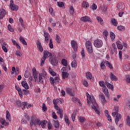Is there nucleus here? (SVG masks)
Listing matches in <instances>:
<instances>
[{"label":"nucleus","mask_w":130,"mask_h":130,"mask_svg":"<svg viewBox=\"0 0 130 130\" xmlns=\"http://www.w3.org/2000/svg\"><path fill=\"white\" fill-rule=\"evenodd\" d=\"M70 13L71 15H73V14H74V7H73V6H71L70 8Z\"/></svg>","instance_id":"obj_54"},{"label":"nucleus","mask_w":130,"mask_h":130,"mask_svg":"<svg viewBox=\"0 0 130 130\" xmlns=\"http://www.w3.org/2000/svg\"><path fill=\"white\" fill-rule=\"evenodd\" d=\"M21 85L22 87H23L25 90H28L29 89V85H28V83H27V81L23 80L21 82Z\"/></svg>","instance_id":"obj_15"},{"label":"nucleus","mask_w":130,"mask_h":130,"mask_svg":"<svg viewBox=\"0 0 130 130\" xmlns=\"http://www.w3.org/2000/svg\"><path fill=\"white\" fill-rule=\"evenodd\" d=\"M103 35L105 36V38H107V36H108V31L107 30H105L103 32Z\"/></svg>","instance_id":"obj_55"},{"label":"nucleus","mask_w":130,"mask_h":130,"mask_svg":"<svg viewBox=\"0 0 130 130\" xmlns=\"http://www.w3.org/2000/svg\"><path fill=\"white\" fill-rule=\"evenodd\" d=\"M82 7L85 9H87V8H89V4L87 2L84 1L82 4Z\"/></svg>","instance_id":"obj_27"},{"label":"nucleus","mask_w":130,"mask_h":130,"mask_svg":"<svg viewBox=\"0 0 130 130\" xmlns=\"http://www.w3.org/2000/svg\"><path fill=\"white\" fill-rule=\"evenodd\" d=\"M37 47L39 48L40 51L42 52L43 51V48L42 47V45H41V43L39 42L37 44Z\"/></svg>","instance_id":"obj_31"},{"label":"nucleus","mask_w":130,"mask_h":130,"mask_svg":"<svg viewBox=\"0 0 130 130\" xmlns=\"http://www.w3.org/2000/svg\"><path fill=\"white\" fill-rule=\"evenodd\" d=\"M58 111H57L56 113L57 114H59L60 115V118H61V119H62V117L63 116V111L61 109H59L58 110Z\"/></svg>","instance_id":"obj_26"},{"label":"nucleus","mask_w":130,"mask_h":130,"mask_svg":"<svg viewBox=\"0 0 130 130\" xmlns=\"http://www.w3.org/2000/svg\"><path fill=\"white\" fill-rule=\"evenodd\" d=\"M19 40L20 41H21V42H22L23 44H24V45H27V42L25 40V39L23 38V37H20Z\"/></svg>","instance_id":"obj_29"},{"label":"nucleus","mask_w":130,"mask_h":130,"mask_svg":"<svg viewBox=\"0 0 130 130\" xmlns=\"http://www.w3.org/2000/svg\"><path fill=\"white\" fill-rule=\"evenodd\" d=\"M10 8L11 9L12 11H18V6L15 4H14V1H10Z\"/></svg>","instance_id":"obj_7"},{"label":"nucleus","mask_w":130,"mask_h":130,"mask_svg":"<svg viewBox=\"0 0 130 130\" xmlns=\"http://www.w3.org/2000/svg\"><path fill=\"white\" fill-rule=\"evenodd\" d=\"M59 102V100L57 99V100H54L53 101V103L54 105V108L56 109V110H58V106H57V103Z\"/></svg>","instance_id":"obj_17"},{"label":"nucleus","mask_w":130,"mask_h":130,"mask_svg":"<svg viewBox=\"0 0 130 130\" xmlns=\"http://www.w3.org/2000/svg\"><path fill=\"white\" fill-rule=\"evenodd\" d=\"M87 102L88 105H90L91 108L92 109H94L95 112H96V114H98V115H100V111L97 109L98 108V105L96 103V101H95V98L92 97L91 98V96L89 93H87Z\"/></svg>","instance_id":"obj_1"},{"label":"nucleus","mask_w":130,"mask_h":130,"mask_svg":"<svg viewBox=\"0 0 130 130\" xmlns=\"http://www.w3.org/2000/svg\"><path fill=\"white\" fill-rule=\"evenodd\" d=\"M44 37H45V42H46V43H48L49 42V37H50V36L49 35V34L47 32H44Z\"/></svg>","instance_id":"obj_12"},{"label":"nucleus","mask_w":130,"mask_h":130,"mask_svg":"<svg viewBox=\"0 0 130 130\" xmlns=\"http://www.w3.org/2000/svg\"><path fill=\"white\" fill-rule=\"evenodd\" d=\"M2 49L4 50V52H8V44L7 43L4 42L3 44H2Z\"/></svg>","instance_id":"obj_19"},{"label":"nucleus","mask_w":130,"mask_h":130,"mask_svg":"<svg viewBox=\"0 0 130 130\" xmlns=\"http://www.w3.org/2000/svg\"><path fill=\"white\" fill-rule=\"evenodd\" d=\"M119 43H120L119 41L117 42L116 43L117 47L118 49H120V50H122V49L123 48V46H122V45Z\"/></svg>","instance_id":"obj_30"},{"label":"nucleus","mask_w":130,"mask_h":130,"mask_svg":"<svg viewBox=\"0 0 130 130\" xmlns=\"http://www.w3.org/2000/svg\"><path fill=\"white\" fill-rule=\"evenodd\" d=\"M16 70L15 67H12V72H11V75H14L15 73H16Z\"/></svg>","instance_id":"obj_61"},{"label":"nucleus","mask_w":130,"mask_h":130,"mask_svg":"<svg viewBox=\"0 0 130 130\" xmlns=\"http://www.w3.org/2000/svg\"><path fill=\"white\" fill-rule=\"evenodd\" d=\"M72 101L76 103V102H78V103H80V100L78 99V98L75 97L73 96V97L72 99Z\"/></svg>","instance_id":"obj_43"},{"label":"nucleus","mask_w":130,"mask_h":130,"mask_svg":"<svg viewBox=\"0 0 130 130\" xmlns=\"http://www.w3.org/2000/svg\"><path fill=\"white\" fill-rule=\"evenodd\" d=\"M86 76L87 79H88V80H91V79L92 78V74L90 73V72H87L86 73Z\"/></svg>","instance_id":"obj_35"},{"label":"nucleus","mask_w":130,"mask_h":130,"mask_svg":"<svg viewBox=\"0 0 130 130\" xmlns=\"http://www.w3.org/2000/svg\"><path fill=\"white\" fill-rule=\"evenodd\" d=\"M6 120L7 121H11V114L9 111H6Z\"/></svg>","instance_id":"obj_25"},{"label":"nucleus","mask_w":130,"mask_h":130,"mask_svg":"<svg viewBox=\"0 0 130 130\" xmlns=\"http://www.w3.org/2000/svg\"><path fill=\"white\" fill-rule=\"evenodd\" d=\"M62 76L63 79H67V78H69V73L67 72H62Z\"/></svg>","instance_id":"obj_37"},{"label":"nucleus","mask_w":130,"mask_h":130,"mask_svg":"<svg viewBox=\"0 0 130 130\" xmlns=\"http://www.w3.org/2000/svg\"><path fill=\"white\" fill-rule=\"evenodd\" d=\"M105 84H106V86L108 87H109V89H111V90H112V89H113V86L112 85V84L109 83L107 81H106Z\"/></svg>","instance_id":"obj_38"},{"label":"nucleus","mask_w":130,"mask_h":130,"mask_svg":"<svg viewBox=\"0 0 130 130\" xmlns=\"http://www.w3.org/2000/svg\"><path fill=\"white\" fill-rule=\"evenodd\" d=\"M58 7H60V8H62L63 7V3L61 2H57Z\"/></svg>","instance_id":"obj_62"},{"label":"nucleus","mask_w":130,"mask_h":130,"mask_svg":"<svg viewBox=\"0 0 130 130\" xmlns=\"http://www.w3.org/2000/svg\"><path fill=\"white\" fill-rule=\"evenodd\" d=\"M16 103L17 107H21L22 106V103L20 101H17Z\"/></svg>","instance_id":"obj_52"},{"label":"nucleus","mask_w":130,"mask_h":130,"mask_svg":"<svg viewBox=\"0 0 130 130\" xmlns=\"http://www.w3.org/2000/svg\"><path fill=\"white\" fill-rule=\"evenodd\" d=\"M105 64H106V61H103L101 62L100 66L102 70H105V69L106 68V66H105Z\"/></svg>","instance_id":"obj_24"},{"label":"nucleus","mask_w":130,"mask_h":130,"mask_svg":"<svg viewBox=\"0 0 130 130\" xmlns=\"http://www.w3.org/2000/svg\"><path fill=\"white\" fill-rule=\"evenodd\" d=\"M76 115H77V111H74L73 113L72 114V119L73 121H75V120L76 119Z\"/></svg>","instance_id":"obj_40"},{"label":"nucleus","mask_w":130,"mask_h":130,"mask_svg":"<svg viewBox=\"0 0 130 130\" xmlns=\"http://www.w3.org/2000/svg\"><path fill=\"white\" fill-rule=\"evenodd\" d=\"M2 69H3V70H4L5 72H8V68H7V67L6 66V64L5 63H3L2 65Z\"/></svg>","instance_id":"obj_56"},{"label":"nucleus","mask_w":130,"mask_h":130,"mask_svg":"<svg viewBox=\"0 0 130 130\" xmlns=\"http://www.w3.org/2000/svg\"><path fill=\"white\" fill-rule=\"evenodd\" d=\"M50 82L53 86H54L55 84H58L59 83V78L58 77H50L49 78Z\"/></svg>","instance_id":"obj_5"},{"label":"nucleus","mask_w":130,"mask_h":130,"mask_svg":"<svg viewBox=\"0 0 130 130\" xmlns=\"http://www.w3.org/2000/svg\"><path fill=\"white\" fill-rule=\"evenodd\" d=\"M0 122L3 124V125H4L6 122V120L3 118H0Z\"/></svg>","instance_id":"obj_59"},{"label":"nucleus","mask_w":130,"mask_h":130,"mask_svg":"<svg viewBox=\"0 0 130 130\" xmlns=\"http://www.w3.org/2000/svg\"><path fill=\"white\" fill-rule=\"evenodd\" d=\"M126 121L127 125L130 126V117L129 116H127Z\"/></svg>","instance_id":"obj_58"},{"label":"nucleus","mask_w":130,"mask_h":130,"mask_svg":"<svg viewBox=\"0 0 130 130\" xmlns=\"http://www.w3.org/2000/svg\"><path fill=\"white\" fill-rule=\"evenodd\" d=\"M96 20H98L99 23L101 24V25H104V23H103V19L101 18L100 17H97Z\"/></svg>","instance_id":"obj_34"},{"label":"nucleus","mask_w":130,"mask_h":130,"mask_svg":"<svg viewBox=\"0 0 130 130\" xmlns=\"http://www.w3.org/2000/svg\"><path fill=\"white\" fill-rule=\"evenodd\" d=\"M64 120L66 121V123L68 124V125H70V119H69V117H68V116L67 115H64Z\"/></svg>","instance_id":"obj_41"},{"label":"nucleus","mask_w":130,"mask_h":130,"mask_svg":"<svg viewBox=\"0 0 130 130\" xmlns=\"http://www.w3.org/2000/svg\"><path fill=\"white\" fill-rule=\"evenodd\" d=\"M7 14V12L4 9H2L0 10V19H4V17L6 16Z\"/></svg>","instance_id":"obj_10"},{"label":"nucleus","mask_w":130,"mask_h":130,"mask_svg":"<svg viewBox=\"0 0 130 130\" xmlns=\"http://www.w3.org/2000/svg\"><path fill=\"white\" fill-rule=\"evenodd\" d=\"M124 71H129L130 64H125L124 67Z\"/></svg>","instance_id":"obj_47"},{"label":"nucleus","mask_w":130,"mask_h":130,"mask_svg":"<svg viewBox=\"0 0 130 130\" xmlns=\"http://www.w3.org/2000/svg\"><path fill=\"white\" fill-rule=\"evenodd\" d=\"M46 123H47V121L45 120L40 121V120L39 119L32 118L31 119L30 125L31 127H32L33 125H41L42 128H45V125H46Z\"/></svg>","instance_id":"obj_2"},{"label":"nucleus","mask_w":130,"mask_h":130,"mask_svg":"<svg viewBox=\"0 0 130 130\" xmlns=\"http://www.w3.org/2000/svg\"><path fill=\"white\" fill-rule=\"evenodd\" d=\"M50 56H52V54L47 50L44 51V56L43 57L46 58L47 57H50Z\"/></svg>","instance_id":"obj_11"},{"label":"nucleus","mask_w":130,"mask_h":130,"mask_svg":"<svg viewBox=\"0 0 130 130\" xmlns=\"http://www.w3.org/2000/svg\"><path fill=\"white\" fill-rule=\"evenodd\" d=\"M110 79L111 80L114 81L115 82H116V81H117L118 79L116 77V76H115V75H114L113 73H112V72H111L110 73Z\"/></svg>","instance_id":"obj_20"},{"label":"nucleus","mask_w":130,"mask_h":130,"mask_svg":"<svg viewBox=\"0 0 130 130\" xmlns=\"http://www.w3.org/2000/svg\"><path fill=\"white\" fill-rule=\"evenodd\" d=\"M49 61L50 62H51L52 66H56L58 62V61H57V60H56V59L52 57H51L49 59Z\"/></svg>","instance_id":"obj_8"},{"label":"nucleus","mask_w":130,"mask_h":130,"mask_svg":"<svg viewBox=\"0 0 130 130\" xmlns=\"http://www.w3.org/2000/svg\"><path fill=\"white\" fill-rule=\"evenodd\" d=\"M22 106H23V108H22L23 110L25 109V108H26V107L27 109H29V108H30L31 107V105H28V103L24 102L22 103Z\"/></svg>","instance_id":"obj_21"},{"label":"nucleus","mask_w":130,"mask_h":130,"mask_svg":"<svg viewBox=\"0 0 130 130\" xmlns=\"http://www.w3.org/2000/svg\"><path fill=\"white\" fill-rule=\"evenodd\" d=\"M80 21H82V22H91V18L87 16H85L81 17L80 18Z\"/></svg>","instance_id":"obj_14"},{"label":"nucleus","mask_w":130,"mask_h":130,"mask_svg":"<svg viewBox=\"0 0 130 130\" xmlns=\"http://www.w3.org/2000/svg\"><path fill=\"white\" fill-rule=\"evenodd\" d=\"M99 98L103 104H104L106 102V100L105 99V95H104L103 93H101L99 95Z\"/></svg>","instance_id":"obj_16"},{"label":"nucleus","mask_w":130,"mask_h":130,"mask_svg":"<svg viewBox=\"0 0 130 130\" xmlns=\"http://www.w3.org/2000/svg\"><path fill=\"white\" fill-rule=\"evenodd\" d=\"M71 45L73 48V49L77 51V49H78V44H77V42L75 41H71Z\"/></svg>","instance_id":"obj_13"},{"label":"nucleus","mask_w":130,"mask_h":130,"mask_svg":"<svg viewBox=\"0 0 130 130\" xmlns=\"http://www.w3.org/2000/svg\"><path fill=\"white\" fill-rule=\"evenodd\" d=\"M106 66L108 67V68H109L111 70H112L113 69V67H112V65L109 61L106 60Z\"/></svg>","instance_id":"obj_32"},{"label":"nucleus","mask_w":130,"mask_h":130,"mask_svg":"<svg viewBox=\"0 0 130 130\" xmlns=\"http://www.w3.org/2000/svg\"><path fill=\"white\" fill-rule=\"evenodd\" d=\"M8 30L10 31V32H14V29L11 26V24H9L8 26Z\"/></svg>","instance_id":"obj_57"},{"label":"nucleus","mask_w":130,"mask_h":130,"mask_svg":"<svg viewBox=\"0 0 130 130\" xmlns=\"http://www.w3.org/2000/svg\"><path fill=\"white\" fill-rule=\"evenodd\" d=\"M45 59H46V58L45 57H42L41 59V67H42L43 64H44V62H45Z\"/></svg>","instance_id":"obj_48"},{"label":"nucleus","mask_w":130,"mask_h":130,"mask_svg":"<svg viewBox=\"0 0 130 130\" xmlns=\"http://www.w3.org/2000/svg\"><path fill=\"white\" fill-rule=\"evenodd\" d=\"M43 110L44 111H46L47 110V107H46V106H45V104L43 103Z\"/></svg>","instance_id":"obj_64"},{"label":"nucleus","mask_w":130,"mask_h":130,"mask_svg":"<svg viewBox=\"0 0 130 130\" xmlns=\"http://www.w3.org/2000/svg\"><path fill=\"white\" fill-rule=\"evenodd\" d=\"M45 79V76H43L42 74H40L39 80L41 84H43V82L44 81Z\"/></svg>","instance_id":"obj_22"},{"label":"nucleus","mask_w":130,"mask_h":130,"mask_svg":"<svg viewBox=\"0 0 130 130\" xmlns=\"http://www.w3.org/2000/svg\"><path fill=\"white\" fill-rule=\"evenodd\" d=\"M56 41L59 43L60 42V37L58 35H56Z\"/></svg>","instance_id":"obj_60"},{"label":"nucleus","mask_w":130,"mask_h":130,"mask_svg":"<svg viewBox=\"0 0 130 130\" xmlns=\"http://www.w3.org/2000/svg\"><path fill=\"white\" fill-rule=\"evenodd\" d=\"M19 22L20 23L22 27L23 28H25V25H24V20L23 19H22V18H19Z\"/></svg>","instance_id":"obj_49"},{"label":"nucleus","mask_w":130,"mask_h":130,"mask_svg":"<svg viewBox=\"0 0 130 130\" xmlns=\"http://www.w3.org/2000/svg\"><path fill=\"white\" fill-rule=\"evenodd\" d=\"M103 91L104 93V94H105L107 96H108V89H107V88H106V86H104L103 88Z\"/></svg>","instance_id":"obj_33"},{"label":"nucleus","mask_w":130,"mask_h":130,"mask_svg":"<svg viewBox=\"0 0 130 130\" xmlns=\"http://www.w3.org/2000/svg\"><path fill=\"white\" fill-rule=\"evenodd\" d=\"M85 46L86 49L89 53H92L93 52V47L92 46V43L90 41H87Z\"/></svg>","instance_id":"obj_3"},{"label":"nucleus","mask_w":130,"mask_h":130,"mask_svg":"<svg viewBox=\"0 0 130 130\" xmlns=\"http://www.w3.org/2000/svg\"><path fill=\"white\" fill-rule=\"evenodd\" d=\"M29 120H30L29 115L27 114H25L23 116V119L21 120V123H22V124H26V123H27V121H29Z\"/></svg>","instance_id":"obj_6"},{"label":"nucleus","mask_w":130,"mask_h":130,"mask_svg":"<svg viewBox=\"0 0 130 130\" xmlns=\"http://www.w3.org/2000/svg\"><path fill=\"white\" fill-rule=\"evenodd\" d=\"M78 119L79 120H80V122H82V123L84 122L85 120H86V119L85 118V117H82V116L79 117L78 118Z\"/></svg>","instance_id":"obj_50"},{"label":"nucleus","mask_w":130,"mask_h":130,"mask_svg":"<svg viewBox=\"0 0 130 130\" xmlns=\"http://www.w3.org/2000/svg\"><path fill=\"white\" fill-rule=\"evenodd\" d=\"M49 73L51 75V76H56V73L53 71L51 68L49 67L48 69Z\"/></svg>","instance_id":"obj_28"},{"label":"nucleus","mask_w":130,"mask_h":130,"mask_svg":"<svg viewBox=\"0 0 130 130\" xmlns=\"http://www.w3.org/2000/svg\"><path fill=\"white\" fill-rule=\"evenodd\" d=\"M110 37L112 40H114L115 38V35H114V33H113L112 31L110 32Z\"/></svg>","instance_id":"obj_51"},{"label":"nucleus","mask_w":130,"mask_h":130,"mask_svg":"<svg viewBox=\"0 0 130 130\" xmlns=\"http://www.w3.org/2000/svg\"><path fill=\"white\" fill-rule=\"evenodd\" d=\"M126 106L130 109V99H128L126 101Z\"/></svg>","instance_id":"obj_63"},{"label":"nucleus","mask_w":130,"mask_h":130,"mask_svg":"<svg viewBox=\"0 0 130 130\" xmlns=\"http://www.w3.org/2000/svg\"><path fill=\"white\" fill-rule=\"evenodd\" d=\"M61 63L64 67H67V66H68V61H67V60H66L64 59H63L61 60Z\"/></svg>","instance_id":"obj_44"},{"label":"nucleus","mask_w":130,"mask_h":130,"mask_svg":"<svg viewBox=\"0 0 130 130\" xmlns=\"http://www.w3.org/2000/svg\"><path fill=\"white\" fill-rule=\"evenodd\" d=\"M118 30H119L120 31H124L125 30V28L124 26L122 25H119L117 27Z\"/></svg>","instance_id":"obj_46"},{"label":"nucleus","mask_w":130,"mask_h":130,"mask_svg":"<svg viewBox=\"0 0 130 130\" xmlns=\"http://www.w3.org/2000/svg\"><path fill=\"white\" fill-rule=\"evenodd\" d=\"M112 48L114 51V52H115V53H117V50L116 49V45L114 43L112 44Z\"/></svg>","instance_id":"obj_45"},{"label":"nucleus","mask_w":130,"mask_h":130,"mask_svg":"<svg viewBox=\"0 0 130 130\" xmlns=\"http://www.w3.org/2000/svg\"><path fill=\"white\" fill-rule=\"evenodd\" d=\"M120 119H121V115L120 114H117L115 119L116 124H118V121H119Z\"/></svg>","instance_id":"obj_18"},{"label":"nucleus","mask_w":130,"mask_h":130,"mask_svg":"<svg viewBox=\"0 0 130 130\" xmlns=\"http://www.w3.org/2000/svg\"><path fill=\"white\" fill-rule=\"evenodd\" d=\"M125 8V6L123 3H119L117 5V8L118 10H124Z\"/></svg>","instance_id":"obj_23"},{"label":"nucleus","mask_w":130,"mask_h":130,"mask_svg":"<svg viewBox=\"0 0 130 130\" xmlns=\"http://www.w3.org/2000/svg\"><path fill=\"white\" fill-rule=\"evenodd\" d=\"M54 126L56 128H58V127H59V122H58V120L54 121Z\"/></svg>","instance_id":"obj_36"},{"label":"nucleus","mask_w":130,"mask_h":130,"mask_svg":"<svg viewBox=\"0 0 130 130\" xmlns=\"http://www.w3.org/2000/svg\"><path fill=\"white\" fill-rule=\"evenodd\" d=\"M93 45L96 48H100L103 45V42L100 39H98L93 42Z\"/></svg>","instance_id":"obj_4"},{"label":"nucleus","mask_w":130,"mask_h":130,"mask_svg":"<svg viewBox=\"0 0 130 130\" xmlns=\"http://www.w3.org/2000/svg\"><path fill=\"white\" fill-rule=\"evenodd\" d=\"M66 92L67 94H69L70 96H75V92H74V90H73V89L70 88H67Z\"/></svg>","instance_id":"obj_9"},{"label":"nucleus","mask_w":130,"mask_h":130,"mask_svg":"<svg viewBox=\"0 0 130 130\" xmlns=\"http://www.w3.org/2000/svg\"><path fill=\"white\" fill-rule=\"evenodd\" d=\"M72 68H77L78 67V64L76 60H73L71 63Z\"/></svg>","instance_id":"obj_39"},{"label":"nucleus","mask_w":130,"mask_h":130,"mask_svg":"<svg viewBox=\"0 0 130 130\" xmlns=\"http://www.w3.org/2000/svg\"><path fill=\"white\" fill-rule=\"evenodd\" d=\"M49 47L51 49H52V48H53V44L52 43V39H50Z\"/></svg>","instance_id":"obj_53"},{"label":"nucleus","mask_w":130,"mask_h":130,"mask_svg":"<svg viewBox=\"0 0 130 130\" xmlns=\"http://www.w3.org/2000/svg\"><path fill=\"white\" fill-rule=\"evenodd\" d=\"M111 22L113 26H117V21L115 19L113 18L111 20Z\"/></svg>","instance_id":"obj_42"}]
</instances>
